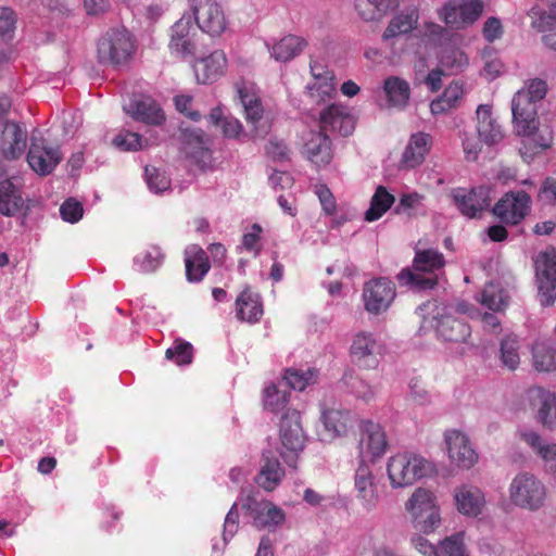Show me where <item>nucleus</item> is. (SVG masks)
Wrapping results in <instances>:
<instances>
[{"instance_id":"f257e3e1","label":"nucleus","mask_w":556,"mask_h":556,"mask_svg":"<svg viewBox=\"0 0 556 556\" xmlns=\"http://www.w3.org/2000/svg\"><path fill=\"white\" fill-rule=\"evenodd\" d=\"M445 266L444 255L434 249H417L412 268H403L396 276L401 287L416 291L434 289L439 283L438 271Z\"/></svg>"},{"instance_id":"f03ea898","label":"nucleus","mask_w":556,"mask_h":556,"mask_svg":"<svg viewBox=\"0 0 556 556\" xmlns=\"http://www.w3.org/2000/svg\"><path fill=\"white\" fill-rule=\"evenodd\" d=\"M412 528L424 534H432L442 526V507L435 492L418 486L404 503Z\"/></svg>"},{"instance_id":"7ed1b4c3","label":"nucleus","mask_w":556,"mask_h":556,"mask_svg":"<svg viewBox=\"0 0 556 556\" xmlns=\"http://www.w3.org/2000/svg\"><path fill=\"white\" fill-rule=\"evenodd\" d=\"M434 466L424 456L408 451L397 452L387 462V476L392 489L413 485L431 476Z\"/></svg>"},{"instance_id":"20e7f679","label":"nucleus","mask_w":556,"mask_h":556,"mask_svg":"<svg viewBox=\"0 0 556 556\" xmlns=\"http://www.w3.org/2000/svg\"><path fill=\"white\" fill-rule=\"evenodd\" d=\"M507 493L514 507L530 513L541 510L547 500V488L544 482L528 471L519 472L511 479Z\"/></svg>"},{"instance_id":"39448f33","label":"nucleus","mask_w":556,"mask_h":556,"mask_svg":"<svg viewBox=\"0 0 556 556\" xmlns=\"http://www.w3.org/2000/svg\"><path fill=\"white\" fill-rule=\"evenodd\" d=\"M281 456L290 467H296V460L303 451L305 435L300 422V413L287 409L280 421Z\"/></svg>"},{"instance_id":"423d86ee","label":"nucleus","mask_w":556,"mask_h":556,"mask_svg":"<svg viewBox=\"0 0 556 556\" xmlns=\"http://www.w3.org/2000/svg\"><path fill=\"white\" fill-rule=\"evenodd\" d=\"M135 50V42L126 29H111L98 42L99 61L105 64H123L131 58Z\"/></svg>"},{"instance_id":"0eeeda50","label":"nucleus","mask_w":556,"mask_h":556,"mask_svg":"<svg viewBox=\"0 0 556 556\" xmlns=\"http://www.w3.org/2000/svg\"><path fill=\"white\" fill-rule=\"evenodd\" d=\"M532 198L525 190L505 192L492 208L493 215L503 224L517 226L530 214Z\"/></svg>"},{"instance_id":"6e6552de","label":"nucleus","mask_w":556,"mask_h":556,"mask_svg":"<svg viewBox=\"0 0 556 556\" xmlns=\"http://www.w3.org/2000/svg\"><path fill=\"white\" fill-rule=\"evenodd\" d=\"M483 10V0H450L438 11V16L447 27L464 29L475 24Z\"/></svg>"},{"instance_id":"1a4fd4ad","label":"nucleus","mask_w":556,"mask_h":556,"mask_svg":"<svg viewBox=\"0 0 556 556\" xmlns=\"http://www.w3.org/2000/svg\"><path fill=\"white\" fill-rule=\"evenodd\" d=\"M444 445L450 463L460 470L471 469L479 460L468 434L458 429H447L443 433Z\"/></svg>"},{"instance_id":"9d476101","label":"nucleus","mask_w":556,"mask_h":556,"mask_svg":"<svg viewBox=\"0 0 556 556\" xmlns=\"http://www.w3.org/2000/svg\"><path fill=\"white\" fill-rule=\"evenodd\" d=\"M396 295L395 285L388 278L379 277L365 282L362 299L365 309L379 315L389 309Z\"/></svg>"},{"instance_id":"9b49d317","label":"nucleus","mask_w":556,"mask_h":556,"mask_svg":"<svg viewBox=\"0 0 556 556\" xmlns=\"http://www.w3.org/2000/svg\"><path fill=\"white\" fill-rule=\"evenodd\" d=\"M198 27L205 34L220 36L227 20L222 7L216 0H189Z\"/></svg>"},{"instance_id":"f8f14e48","label":"nucleus","mask_w":556,"mask_h":556,"mask_svg":"<svg viewBox=\"0 0 556 556\" xmlns=\"http://www.w3.org/2000/svg\"><path fill=\"white\" fill-rule=\"evenodd\" d=\"M61 160L62 154L59 147L49 146L43 138L31 136L27 162L35 173L47 176L52 173Z\"/></svg>"},{"instance_id":"ddd939ff","label":"nucleus","mask_w":556,"mask_h":556,"mask_svg":"<svg viewBox=\"0 0 556 556\" xmlns=\"http://www.w3.org/2000/svg\"><path fill=\"white\" fill-rule=\"evenodd\" d=\"M354 490L356 500L365 511L370 513L377 508L380 501L379 479L364 463L355 471Z\"/></svg>"},{"instance_id":"4468645a","label":"nucleus","mask_w":556,"mask_h":556,"mask_svg":"<svg viewBox=\"0 0 556 556\" xmlns=\"http://www.w3.org/2000/svg\"><path fill=\"white\" fill-rule=\"evenodd\" d=\"M526 400L535 410V419L543 427L556 429V393L540 386L526 391Z\"/></svg>"},{"instance_id":"2eb2a0df","label":"nucleus","mask_w":556,"mask_h":556,"mask_svg":"<svg viewBox=\"0 0 556 556\" xmlns=\"http://www.w3.org/2000/svg\"><path fill=\"white\" fill-rule=\"evenodd\" d=\"M355 129V117L350 109L342 104L332 103L319 113V130L338 132L343 137L352 135Z\"/></svg>"},{"instance_id":"dca6fc26","label":"nucleus","mask_w":556,"mask_h":556,"mask_svg":"<svg viewBox=\"0 0 556 556\" xmlns=\"http://www.w3.org/2000/svg\"><path fill=\"white\" fill-rule=\"evenodd\" d=\"M256 528L276 529L286 521L283 509L274 503L248 497L243 504Z\"/></svg>"},{"instance_id":"f3484780","label":"nucleus","mask_w":556,"mask_h":556,"mask_svg":"<svg viewBox=\"0 0 556 556\" xmlns=\"http://www.w3.org/2000/svg\"><path fill=\"white\" fill-rule=\"evenodd\" d=\"M451 197L460 213L469 218L479 216L490 206L489 189L485 187L452 190Z\"/></svg>"},{"instance_id":"a211bd4d","label":"nucleus","mask_w":556,"mask_h":556,"mask_svg":"<svg viewBox=\"0 0 556 556\" xmlns=\"http://www.w3.org/2000/svg\"><path fill=\"white\" fill-rule=\"evenodd\" d=\"M519 437L532 453L542 460L545 471L556 480V443L546 440L532 429L520 430Z\"/></svg>"},{"instance_id":"6ab92c4d","label":"nucleus","mask_w":556,"mask_h":556,"mask_svg":"<svg viewBox=\"0 0 556 556\" xmlns=\"http://www.w3.org/2000/svg\"><path fill=\"white\" fill-rule=\"evenodd\" d=\"M453 501L457 511L467 517H478L486 504L484 492L471 483L456 486L453 491Z\"/></svg>"},{"instance_id":"aec40b11","label":"nucleus","mask_w":556,"mask_h":556,"mask_svg":"<svg viewBox=\"0 0 556 556\" xmlns=\"http://www.w3.org/2000/svg\"><path fill=\"white\" fill-rule=\"evenodd\" d=\"M536 276L540 301L544 306H549L556 300V253L542 255V260L538 261Z\"/></svg>"},{"instance_id":"412c9836","label":"nucleus","mask_w":556,"mask_h":556,"mask_svg":"<svg viewBox=\"0 0 556 556\" xmlns=\"http://www.w3.org/2000/svg\"><path fill=\"white\" fill-rule=\"evenodd\" d=\"M126 112L136 121L142 122L147 125L160 126L165 122L164 111L160 104L149 96H135Z\"/></svg>"},{"instance_id":"4be33fe9","label":"nucleus","mask_w":556,"mask_h":556,"mask_svg":"<svg viewBox=\"0 0 556 556\" xmlns=\"http://www.w3.org/2000/svg\"><path fill=\"white\" fill-rule=\"evenodd\" d=\"M388 445L384 429L379 424L367 421L364 425L359 443L362 457L371 460L378 459L386 454Z\"/></svg>"},{"instance_id":"5701e85b","label":"nucleus","mask_w":556,"mask_h":556,"mask_svg":"<svg viewBox=\"0 0 556 556\" xmlns=\"http://www.w3.org/2000/svg\"><path fill=\"white\" fill-rule=\"evenodd\" d=\"M193 70L195 79L199 84L215 83L226 73V54L222 50H215L207 56L195 61Z\"/></svg>"},{"instance_id":"b1692460","label":"nucleus","mask_w":556,"mask_h":556,"mask_svg":"<svg viewBox=\"0 0 556 556\" xmlns=\"http://www.w3.org/2000/svg\"><path fill=\"white\" fill-rule=\"evenodd\" d=\"M194 35L192 17L184 15L172 27L169 49L181 56L193 54L195 51Z\"/></svg>"},{"instance_id":"393cba45","label":"nucleus","mask_w":556,"mask_h":556,"mask_svg":"<svg viewBox=\"0 0 556 556\" xmlns=\"http://www.w3.org/2000/svg\"><path fill=\"white\" fill-rule=\"evenodd\" d=\"M513 123L518 135H528L536 130V104L527 102L525 97L514 96L511 100Z\"/></svg>"},{"instance_id":"a878e982","label":"nucleus","mask_w":556,"mask_h":556,"mask_svg":"<svg viewBox=\"0 0 556 556\" xmlns=\"http://www.w3.org/2000/svg\"><path fill=\"white\" fill-rule=\"evenodd\" d=\"M477 132L481 142L493 146L502 141L504 131L497 119L492 114V108L481 104L476 111Z\"/></svg>"},{"instance_id":"bb28decb","label":"nucleus","mask_w":556,"mask_h":556,"mask_svg":"<svg viewBox=\"0 0 556 556\" xmlns=\"http://www.w3.org/2000/svg\"><path fill=\"white\" fill-rule=\"evenodd\" d=\"M264 314L261 295L245 287L236 299V317L249 324L258 323Z\"/></svg>"},{"instance_id":"cd10ccee","label":"nucleus","mask_w":556,"mask_h":556,"mask_svg":"<svg viewBox=\"0 0 556 556\" xmlns=\"http://www.w3.org/2000/svg\"><path fill=\"white\" fill-rule=\"evenodd\" d=\"M27 132L21 125L7 122L1 134V148L7 160H16L25 151Z\"/></svg>"},{"instance_id":"c85d7f7f","label":"nucleus","mask_w":556,"mask_h":556,"mask_svg":"<svg viewBox=\"0 0 556 556\" xmlns=\"http://www.w3.org/2000/svg\"><path fill=\"white\" fill-rule=\"evenodd\" d=\"M431 136L425 132L413 134L402 154L401 167L410 169L419 166L430 151Z\"/></svg>"},{"instance_id":"c756f323","label":"nucleus","mask_w":556,"mask_h":556,"mask_svg":"<svg viewBox=\"0 0 556 556\" xmlns=\"http://www.w3.org/2000/svg\"><path fill=\"white\" fill-rule=\"evenodd\" d=\"M304 153L316 166H327L332 159L331 141L328 135L321 130L311 131L304 144Z\"/></svg>"},{"instance_id":"7c9ffc66","label":"nucleus","mask_w":556,"mask_h":556,"mask_svg":"<svg viewBox=\"0 0 556 556\" xmlns=\"http://www.w3.org/2000/svg\"><path fill=\"white\" fill-rule=\"evenodd\" d=\"M285 476V469L274 455L263 454V464L256 477V483L266 491L275 490Z\"/></svg>"},{"instance_id":"2f4dec72","label":"nucleus","mask_w":556,"mask_h":556,"mask_svg":"<svg viewBox=\"0 0 556 556\" xmlns=\"http://www.w3.org/2000/svg\"><path fill=\"white\" fill-rule=\"evenodd\" d=\"M185 265L187 279L191 282L201 281L211 268L206 252L197 245L187 250Z\"/></svg>"},{"instance_id":"473e14b6","label":"nucleus","mask_w":556,"mask_h":556,"mask_svg":"<svg viewBox=\"0 0 556 556\" xmlns=\"http://www.w3.org/2000/svg\"><path fill=\"white\" fill-rule=\"evenodd\" d=\"M24 205L22 192L11 179L0 181V213L4 216L16 215Z\"/></svg>"},{"instance_id":"72a5a7b5","label":"nucleus","mask_w":556,"mask_h":556,"mask_svg":"<svg viewBox=\"0 0 556 556\" xmlns=\"http://www.w3.org/2000/svg\"><path fill=\"white\" fill-rule=\"evenodd\" d=\"M383 90L390 106L402 110L407 105L410 97V87L406 80L397 76H390L383 83Z\"/></svg>"},{"instance_id":"f704fd0d","label":"nucleus","mask_w":556,"mask_h":556,"mask_svg":"<svg viewBox=\"0 0 556 556\" xmlns=\"http://www.w3.org/2000/svg\"><path fill=\"white\" fill-rule=\"evenodd\" d=\"M321 420L331 438L345 434L352 428L354 421L350 412L334 408L325 410Z\"/></svg>"},{"instance_id":"c9c22d12","label":"nucleus","mask_w":556,"mask_h":556,"mask_svg":"<svg viewBox=\"0 0 556 556\" xmlns=\"http://www.w3.org/2000/svg\"><path fill=\"white\" fill-rule=\"evenodd\" d=\"M290 392L287 390L286 384L279 382L278 384L270 382L264 387L263 390V407L265 410L271 413H279L287 407L289 402Z\"/></svg>"},{"instance_id":"e433bc0d","label":"nucleus","mask_w":556,"mask_h":556,"mask_svg":"<svg viewBox=\"0 0 556 556\" xmlns=\"http://www.w3.org/2000/svg\"><path fill=\"white\" fill-rule=\"evenodd\" d=\"M419 14L418 10L413 8L396 14L389 23L383 31V39L396 37L399 35L407 34L416 28Z\"/></svg>"},{"instance_id":"4c0bfd02","label":"nucleus","mask_w":556,"mask_h":556,"mask_svg":"<svg viewBox=\"0 0 556 556\" xmlns=\"http://www.w3.org/2000/svg\"><path fill=\"white\" fill-rule=\"evenodd\" d=\"M397 4V0H355V9L366 22L380 20Z\"/></svg>"},{"instance_id":"58836bf2","label":"nucleus","mask_w":556,"mask_h":556,"mask_svg":"<svg viewBox=\"0 0 556 556\" xmlns=\"http://www.w3.org/2000/svg\"><path fill=\"white\" fill-rule=\"evenodd\" d=\"M306 46L307 42L304 38L288 35L273 46L271 55L277 61L288 62L299 55Z\"/></svg>"},{"instance_id":"ea45409f","label":"nucleus","mask_w":556,"mask_h":556,"mask_svg":"<svg viewBox=\"0 0 556 556\" xmlns=\"http://www.w3.org/2000/svg\"><path fill=\"white\" fill-rule=\"evenodd\" d=\"M531 26L540 33L556 28V0L548 2L546 8L535 5L528 12Z\"/></svg>"},{"instance_id":"a19ab883","label":"nucleus","mask_w":556,"mask_h":556,"mask_svg":"<svg viewBox=\"0 0 556 556\" xmlns=\"http://www.w3.org/2000/svg\"><path fill=\"white\" fill-rule=\"evenodd\" d=\"M238 96L243 106L245 119L255 124L263 117L264 109L258 94L251 88L238 86Z\"/></svg>"},{"instance_id":"79ce46f5","label":"nucleus","mask_w":556,"mask_h":556,"mask_svg":"<svg viewBox=\"0 0 556 556\" xmlns=\"http://www.w3.org/2000/svg\"><path fill=\"white\" fill-rule=\"evenodd\" d=\"M395 198L386 187L378 186L370 200V206L365 213L367 222L378 220L393 205Z\"/></svg>"},{"instance_id":"37998d69","label":"nucleus","mask_w":556,"mask_h":556,"mask_svg":"<svg viewBox=\"0 0 556 556\" xmlns=\"http://www.w3.org/2000/svg\"><path fill=\"white\" fill-rule=\"evenodd\" d=\"M438 331L445 341L453 343H464L470 336L469 326L456 318H446L441 321Z\"/></svg>"},{"instance_id":"c03bdc74","label":"nucleus","mask_w":556,"mask_h":556,"mask_svg":"<svg viewBox=\"0 0 556 556\" xmlns=\"http://www.w3.org/2000/svg\"><path fill=\"white\" fill-rule=\"evenodd\" d=\"M164 261V254L160 247L150 244L143 249L136 257L135 265L142 273H154Z\"/></svg>"},{"instance_id":"a18cd8bd","label":"nucleus","mask_w":556,"mask_h":556,"mask_svg":"<svg viewBox=\"0 0 556 556\" xmlns=\"http://www.w3.org/2000/svg\"><path fill=\"white\" fill-rule=\"evenodd\" d=\"M210 122L215 126H220L224 136L227 138H237L243 131L240 121L233 116H224L219 108L211 111Z\"/></svg>"},{"instance_id":"49530a36","label":"nucleus","mask_w":556,"mask_h":556,"mask_svg":"<svg viewBox=\"0 0 556 556\" xmlns=\"http://www.w3.org/2000/svg\"><path fill=\"white\" fill-rule=\"evenodd\" d=\"M438 556H469L463 532L444 538L438 544Z\"/></svg>"},{"instance_id":"de8ad7c7","label":"nucleus","mask_w":556,"mask_h":556,"mask_svg":"<svg viewBox=\"0 0 556 556\" xmlns=\"http://www.w3.org/2000/svg\"><path fill=\"white\" fill-rule=\"evenodd\" d=\"M316 378V371L312 368L298 369L289 368L286 370L282 383L293 390L303 391Z\"/></svg>"},{"instance_id":"09e8293b","label":"nucleus","mask_w":556,"mask_h":556,"mask_svg":"<svg viewBox=\"0 0 556 556\" xmlns=\"http://www.w3.org/2000/svg\"><path fill=\"white\" fill-rule=\"evenodd\" d=\"M336 91L334 76H327L326 78H321V80H314V83L308 86V94L316 103L331 99L336 94Z\"/></svg>"},{"instance_id":"8fccbe9b","label":"nucleus","mask_w":556,"mask_h":556,"mask_svg":"<svg viewBox=\"0 0 556 556\" xmlns=\"http://www.w3.org/2000/svg\"><path fill=\"white\" fill-rule=\"evenodd\" d=\"M481 303L491 311H502L507 305L503 290L495 283H488L481 292Z\"/></svg>"},{"instance_id":"3c124183","label":"nucleus","mask_w":556,"mask_h":556,"mask_svg":"<svg viewBox=\"0 0 556 556\" xmlns=\"http://www.w3.org/2000/svg\"><path fill=\"white\" fill-rule=\"evenodd\" d=\"M440 63L443 67L451 71V73L456 74L468 65V58L460 49L451 48L442 52Z\"/></svg>"},{"instance_id":"603ef678","label":"nucleus","mask_w":556,"mask_h":556,"mask_svg":"<svg viewBox=\"0 0 556 556\" xmlns=\"http://www.w3.org/2000/svg\"><path fill=\"white\" fill-rule=\"evenodd\" d=\"M547 83L541 78H533L526 83V86L518 90L515 96H523L527 102L536 104L547 93Z\"/></svg>"},{"instance_id":"864d4df0","label":"nucleus","mask_w":556,"mask_h":556,"mask_svg":"<svg viewBox=\"0 0 556 556\" xmlns=\"http://www.w3.org/2000/svg\"><path fill=\"white\" fill-rule=\"evenodd\" d=\"M535 370L549 372L556 369V350H530Z\"/></svg>"},{"instance_id":"5fc2aeb1","label":"nucleus","mask_w":556,"mask_h":556,"mask_svg":"<svg viewBox=\"0 0 556 556\" xmlns=\"http://www.w3.org/2000/svg\"><path fill=\"white\" fill-rule=\"evenodd\" d=\"M351 392L354 396L365 403H370L376 400L378 394V387L371 386L365 380L354 378L350 382Z\"/></svg>"},{"instance_id":"6e6d98bb","label":"nucleus","mask_w":556,"mask_h":556,"mask_svg":"<svg viewBox=\"0 0 556 556\" xmlns=\"http://www.w3.org/2000/svg\"><path fill=\"white\" fill-rule=\"evenodd\" d=\"M113 144L123 151H138L142 149V137L128 130L119 131L113 139Z\"/></svg>"},{"instance_id":"4d7b16f0","label":"nucleus","mask_w":556,"mask_h":556,"mask_svg":"<svg viewBox=\"0 0 556 556\" xmlns=\"http://www.w3.org/2000/svg\"><path fill=\"white\" fill-rule=\"evenodd\" d=\"M146 177L149 189L155 193H161L170 186L169 178L156 167L146 166Z\"/></svg>"},{"instance_id":"13d9d810","label":"nucleus","mask_w":556,"mask_h":556,"mask_svg":"<svg viewBox=\"0 0 556 556\" xmlns=\"http://www.w3.org/2000/svg\"><path fill=\"white\" fill-rule=\"evenodd\" d=\"M63 220L74 224L81 219L84 214L83 204L74 198L66 199L60 207Z\"/></svg>"},{"instance_id":"bf43d9fd","label":"nucleus","mask_w":556,"mask_h":556,"mask_svg":"<svg viewBox=\"0 0 556 556\" xmlns=\"http://www.w3.org/2000/svg\"><path fill=\"white\" fill-rule=\"evenodd\" d=\"M239 529V513L238 504L233 503L229 511L227 513L223 528V541L227 544Z\"/></svg>"},{"instance_id":"052dcab7","label":"nucleus","mask_w":556,"mask_h":556,"mask_svg":"<svg viewBox=\"0 0 556 556\" xmlns=\"http://www.w3.org/2000/svg\"><path fill=\"white\" fill-rule=\"evenodd\" d=\"M351 359L361 368L371 369L377 367L379 359L374 350H352Z\"/></svg>"},{"instance_id":"680f3d73","label":"nucleus","mask_w":556,"mask_h":556,"mask_svg":"<svg viewBox=\"0 0 556 556\" xmlns=\"http://www.w3.org/2000/svg\"><path fill=\"white\" fill-rule=\"evenodd\" d=\"M425 535L418 531L414 533L409 539L412 547L422 556H438V546L433 545Z\"/></svg>"},{"instance_id":"e2e57ef3","label":"nucleus","mask_w":556,"mask_h":556,"mask_svg":"<svg viewBox=\"0 0 556 556\" xmlns=\"http://www.w3.org/2000/svg\"><path fill=\"white\" fill-rule=\"evenodd\" d=\"M261 233L262 227L258 224H253L251 231L244 233L242 237L243 248L247 251L252 252L255 256L261 252Z\"/></svg>"},{"instance_id":"0e129e2a","label":"nucleus","mask_w":556,"mask_h":556,"mask_svg":"<svg viewBox=\"0 0 556 556\" xmlns=\"http://www.w3.org/2000/svg\"><path fill=\"white\" fill-rule=\"evenodd\" d=\"M531 135L532 132H529L528 135H521L523 139L519 152L523 161L527 163H530L535 157V155L545 151L539 147V143L535 142V138H532Z\"/></svg>"},{"instance_id":"69168bd1","label":"nucleus","mask_w":556,"mask_h":556,"mask_svg":"<svg viewBox=\"0 0 556 556\" xmlns=\"http://www.w3.org/2000/svg\"><path fill=\"white\" fill-rule=\"evenodd\" d=\"M538 200L546 205L556 204V179L546 177L538 193Z\"/></svg>"},{"instance_id":"338daca9","label":"nucleus","mask_w":556,"mask_h":556,"mask_svg":"<svg viewBox=\"0 0 556 556\" xmlns=\"http://www.w3.org/2000/svg\"><path fill=\"white\" fill-rule=\"evenodd\" d=\"M316 194L320 201L324 212L327 215H333L337 211V203L331 190L326 185H317Z\"/></svg>"},{"instance_id":"774afa93","label":"nucleus","mask_w":556,"mask_h":556,"mask_svg":"<svg viewBox=\"0 0 556 556\" xmlns=\"http://www.w3.org/2000/svg\"><path fill=\"white\" fill-rule=\"evenodd\" d=\"M409 395L417 405L431 403V395L419 379H413L409 382Z\"/></svg>"}]
</instances>
